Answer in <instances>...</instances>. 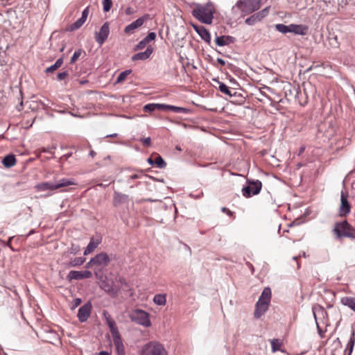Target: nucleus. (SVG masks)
Instances as JSON below:
<instances>
[{"label": "nucleus", "mask_w": 355, "mask_h": 355, "mask_svg": "<svg viewBox=\"0 0 355 355\" xmlns=\"http://www.w3.org/2000/svg\"><path fill=\"white\" fill-rule=\"evenodd\" d=\"M94 262L92 261V259L86 264V268H91L92 266H94Z\"/></svg>", "instance_id": "55"}, {"label": "nucleus", "mask_w": 355, "mask_h": 355, "mask_svg": "<svg viewBox=\"0 0 355 355\" xmlns=\"http://www.w3.org/2000/svg\"><path fill=\"white\" fill-rule=\"evenodd\" d=\"M166 111L171 110L175 113H187V110L182 107H177L174 105H166Z\"/></svg>", "instance_id": "34"}, {"label": "nucleus", "mask_w": 355, "mask_h": 355, "mask_svg": "<svg viewBox=\"0 0 355 355\" xmlns=\"http://www.w3.org/2000/svg\"><path fill=\"white\" fill-rule=\"evenodd\" d=\"M67 277L69 281L73 279H83L82 271L71 270Z\"/></svg>", "instance_id": "32"}, {"label": "nucleus", "mask_w": 355, "mask_h": 355, "mask_svg": "<svg viewBox=\"0 0 355 355\" xmlns=\"http://www.w3.org/2000/svg\"><path fill=\"white\" fill-rule=\"evenodd\" d=\"M235 42V38L230 35L216 36L215 42L217 46H224Z\"/></svg>", "instance_id": "19"}, {"label": "nucleus", "mask_w": 355, "mask_h": 355, "mask_svg": "<svg viewBox=\"0 0 355 355\" xmlns=\"http://www.w3.org/2000/svg\"><path fill=\"white\" fill-rule=\"evenodd\" d=\"M166 104L149 103L144 107V110L148 112H153L157 110L166 111Z\"/></svg>", "instance_id": "22"}, {"label": "nucleus", "mask_w": 355, "mask_h": 355, "mask_svg": "<svg viewBox=\"0 0 355 355\" xmlns=\"http://www.w3.org/2000/svg\"><path fill=\"white\" fill-rule=\"evenodd\" d=\"M271 347L273 352L280 349V343L277 339L271 340Z\"/></svg>", "instance_id": "43"}, {"label": "nucleus", "mask_w": 355, "mask_h": 355, "mask_svg": "<svg viewBox=\"0 0 355 355\" xmlns=\"http://www.w3.org/2000/svg\"><path fill=\"white\" fill-rule=\"evenodd\" d=\"M89 156L94 157L96 155V152L93 150H91L89 153Z\"/></svg>", "instance_id": "57"}, {"label": "nucleus", "mask_w": 355, "mask_h": 355, "mask_svg": "<svg viewBox=\"0 0 355 355\" xmlns=\"http://www.w3.org/2000/svg\"><path fill=\"white\" fill-rule=\"evenodd\" d=\"M139 178V175H137V174H134V175H130V178L131 180H135V179H137Z\"/></svg>", "instance_id": "58"}, {"label": "nucleus", "mask_w": 355, "mask_h": 355, "mask_svg": "<svg viewBox=\"0 0 355 355\" xmlns=\"http://www.w3.org/2000/svg\"><path fill=\"white\" fill-rule=\"evenodd\" d=\"M103 315L105 318L106 323L110 328L112 338L121 336L114 320L107 311L103 312Z\"/></svg>", "instance_id": "11"}, {"label": "nucleus", "mask_w": 355, "mask_h": 355, "mask_svg": "<svg viewBox=\"0 0 355 355\" xmlns=\"http://www.w3.org/2000/svg\"><path fill=\"white\" fill-rule=\"evenodd\" d=\"M118 282H119L121 284V286L123 289H125V290L128 289L129 286H128L127 282L125 281V278H123L122 277H119Z\"/></svg>", "instance_id": "45"}, {"label": "nucleus", "mask_w": 355, "mask_h": 355, "mask_svg": "<svg viewBox=\"0 0 355 355\" xmlns=\"http://www.w3.org/2000/svg\"><path fill=\"white\" fill-rule=\"evenodd\" d=\"M272 293L271 289L269 287H266L263 290L258 300H261L262 302H265L266 303L270 304L271 300Z\"/></svg>", "instance_id": "25"}, {"label": "nucleus", "mask_w": 355, "mask_h": 355, "mask_svg": "<svg viewBox=\"0 0 355 355\" xmlns=\"http://www.w3.org/2000/svg\"><path fill=\"white\" fill-rule=\"evenodd\" d=\"M154 164H155L159 168H164L166 166L165 161L160 155H157L155 158Z\"/></svg>", "instance_id": "40"}, {"label": "nucleus", "mask_w": 355, "mask_h": 355, "mask_svg": "<svg viewBox=\"0 0 355 355\" xmlns=\"http://www.w3.org/2000/svg\"><path fill=\"white\" fill-rule=\"evenodd\" d=\"M82 53H83V50L82 49L76 50L74 52L73 55H72V57L71 58L70 63L71 64L74 63L80 58V56L81 55Z\"/></svg>", "instance_id": "42"}, {"label": "nucleus", "mask_w": 355, "mask_h": 355, "mask_svg": "<svg viewBox=\"0 0 355 355\" xmlns=\"http://www.w3.org/2000/svg\"><path fill=\"white\" fill-rule=\"evenodd\" d=\"M325 126H326V124H324V125H320V129H319V130H320V131H322V130H323V129L325 128Z\"/></svg>", "instance_id": "64"}, {"label": "nucleus", "mask_w": 355, "mask_h": 355, "mask_svg": "<svg viewBox=\"0 0 355 355\" xmlns=\"http://www.w3.org/2000/svg\"><path fill=\"white\" fill-rule=\"evenodd\" d=\"M113 343L115 346L116 352L118 355H125V347L123 343L121 337L113 338Z\"/></svg>", "instance_id": "21"}, {"label": "nucleus", "mask_w": 355, "mask_h": 355, "mask_svg": "<svg viewBox=\"0 0 355 355\" xmlns=\"http://www.w3.org/2000/svg\"><path fill=\"white\" fill-rule=\"evenodd\" d=\"M355 344V333L353 331L350 335L349 340L347 343L345 350V355H351Z\"/></svg>", "instance_id": "24"}, {"label": "nucleus", "mask_w": 355, "mask_h": 355, "mask_svg": "<svg viewBox=\"0 0 355 355\" xmlns=\"http://www.w3.org/2000/svg\"><path fill=\"white\" fill-rule=\"evenodd\" d=\"M130 318L132 321L145 327H148L151 325L148 313L141 309L132 311L130 313Z\"/></svg>", "instance_id": "5"}, {"label": "nucleus", "mask_w": 355, "mask_h": 355, "mask_svg": "<svg viewBox=\"0 0 355 355\" xmlns=\"http://www.w3.org/2000/svg\"><path fill=\"white\" fill-rule=\"evenodd\" d=\"M194 30L199 35L200 38L208 44L211 42V35L208 30L203 26L193 25Z\"/></svg>", "instance_id": "17"}, {"label": "nucleus", "mask_w": 355, "mask_h": 355, "mask_svg": "<svg viewBox=\"0 0 355 355\" xmlns=\"http://www.w3.org/2000/svg\"><path fill=\"white\" fill-rule=\"evenodd\" d=\"M147 44L148 42L144 39H143L134 47V51H138L144 49Z\"/></svg>", "instance_id": "44"}, {"label": "nucleus", "mask_w": 355, "mask_h": 355, "mask_svg": "<svg viewBox=\"0 0 355 355\" xmlns=\"http://www.w3.org/2000/svg\"><path fill=\"white\" fill-rule=\"evenodd\" d=\"M144 355H168L163 345L157 342H150L143 349Z\"/></svg>", "instance_id": "6"}, {"label": "nucleus", "mask_w": 355, "mask_h": 355, "mask_svg": "<svg viewBox=\"0 0 355 355\" xmlns=\"http://www.w3.org/2000/svg\"><path fill=\"white\" fill-rule=\"evenodd\" d=\"M99 355H110L107 352L102 351L99 353Z\"/></svg>", "instance_id": "59"}, {"label": "nucleus", "mask_w": 355, "mask_h": 355, "mask_svg": "<svg viewBox=\"0 0 355 355\" xmlns=\"http://www.w3.org/2000/svg\"><path fill=\"white\" fill-rule=\"evenodd\" d=\"M92 261L94 262L95 266L105 267L109 264L110 259L105 252H101L93 257Z\"/></svg>", "instance_id": "14"}, {"label": "nucleus", "mask_w": 355, "mask_h": 355, "mask_svg": "<svg viewBox=\"0 0 355 355\" xmlns=\"http://www.w3.org/2000/svg\"><path fill=\"white\" fill-rule=\"evenodd\" d=\"M333 232L337 239H340L343 236L355 239V228L346 220L336 223L333 229Z\"/></svg>", "instance_id": "2"}, {"label": "nucleus", "mask_w": 355, "mask_h": 355, "mask_svg": "<svg viewBox=\"0 0 355 355\" xmlns=\"http://www.w3.org/2000/svg\"><path fill=\"white\" fill-rule=\"evenodd\" d=\"M153 302L157 305H165L166 302V294H157L153 297Z\"/></svg>", "instance_id": "31"}, {"label": "nucleus", "mask_w": 355, "mask_h": 355, "mask_svg": "<svg viewBox=\"0 0 355 355\" xmlns=\"http://www.w3.org/2000/svg\"><path fill=\"white\" fill-rule=\"evenodd\" d=\"M110 34V26L107 21L105 22L101 27L99 32L95 33V40L96 42L102 45L105 40L107 39Z\"/></svg>", "instance_id": "9"}, {"label": "nucleus", "mask_w": 355, "mask_h": 355, "mask_svg": "<svg viewBox=\"0 0 355 355\" xmlns=\"http://www.w3.org/2000/svg\"><path fill=\"white\" fill-rule=\"evenodd\" d=\"M341 303L355 311V297H344L341 298Z\"/></svg>", "instance_id": "27"}, {"label": "nucleus", "mask_w": 355, "mask_h": 355, "mask_svg": "<svg viewBox=\"0 0 355 355\" xmlns=\"http://www.w3.org/2000/svg\"><path fill=\"white\" fill-rule=\"evenodd\" d=\"M131 72H132V70H130V69H128V70L121 72L117 77L116 83H119L124 81L125 80V78H127V76L131 73Z\"/></svg>", "instance_id": "39"}, {"label": "nucleus", "mask_w": 355, "mask_h": 355, "mask_svg": "<svg viewBox=\"0 0 355 355\" xmlns=\"http://www.w3.org/2000/svg\"><path fill=\"white\" fill-rule=\"evenodd\" d=\"M82 275H83V279H89V278L92 277V273L89 270L82 271Z\"/></svg>", "instance_id": "50"}, {"label": "nucleus", "mask_w": 355, "mask_h": 355, "mask_svg": "<svg viewBox=\"0 0 355 355\" xmlns=\"http://www.w3.org/2000/svg\"><path fill=\"white\" fill-rule=\"evenodd\" d=\"M62 64H63V58H60L58 59L53 65L47 67L45 71L46 73H51V72L54 71L55 70H56L57 69H58L60 67H61V65Z\"/></svg>", "instance_id": "33"}, {"label": "nucleus", "mask_w": 355, "mask_h": 355, "mask_svg": "<svg viewBox=\"0 0 355 355\" xmlns=\"http://www.w3.org/2000/svg\"><path fill=\"white\" fill-rule=\"evenodd\" d=\"M37 190L44 191L46 190H55L56 189L55 187V183L52 182H42L40 184H38L36 186Z\"/></svg>", "instance_id": "30"}, {"label": "nucleus", "mask_w": 355, "mask_h": 355, "mask_svg": "<svg viewBox=\"0 0 355 355\" xmlns=\"http://www.w3.org/2000/svg\"><path fill=\"white\" fill-rule=\"evenodd\" d=\"M324 134V136L326 138H327L328 139H330L331 137H333L335 135L336 130L331 124L329 123L328 124V130H325Z\"/></svg>", "instance_id": "38"}, {"label": "nucleus", "mask_w": 355, "mask_h": 355, "mask_svg": "<svg viewBox=\"0 0 355 355\" xmlns=\"http://www.w3.org/2000/svg\"><path fill=\"white\" fill-rule=\"evenodd\" d=\"M141 141L145 147H149L151 145L150 137H146L144 139H141Z\"/></svg>", "instance_id": "48"}, {"label": "nucleus", "mask_w": 355, "mask_h": 355, "mask_svg": "<svg viewBox=\"0 0 355 355\" xmlns=\"http://www.w3.org/2000/svg\"><path fill=\"white\" fill-rule=\"evenodd\" d=\"M69 75L68 72L67 71H63V72H60V73H58V75H57V77H58V79L59 80H64L67 76Z\"/></svg>", "instance_id": "49"}, {"label": "nucleus", "mask_w": 355, "mask_h": 355, "mask_svg": "<svg viewBox=\"0 0 355 355\" xmlns=\"http://www.w3.org/2000/svg\"><path fill=\"white\" fill-rule=\"evenodd\" d=\"M127 198H128L127 195L115 191L114 193V200H113L114 205L115 206L118 205L119 204H121V203L123 202L124 201H125Z\"/></svg>", "instance_id": "29"}, {"label": "nucleus", "mask_w": 355, "mask_h": 355, "mask_svg": "<svg viewBox=\"0 0 355 355\" xmlns=\"http://www.w3.org/2000/svg\"><path fill=\"white\" fill-rule=\"evenodd\" d=\"M89 7L87 6L82 12L81 17L79 18L78 19H77L73 24H71L69 26L68 30L70 31H73L77 30L79 28H80L84 24V23L86 21L88 15H89Z\"/></svg>", "instance_id": "13"}, {"label": "nucleus", "mask_w": 355, "mask_h": 355, "mask_svg": "<svg viewBox=\"0 0 355 355\" xmlns=\"http://www.w3.org/2000/svg\"><path fill=\"white\" fill-rule=\"evenodd\" d=\"M17 160L14 155L10 154L4 157L2 164L6 168H11L16 164Z\"/></svg>", "instance_id": "23"}, {"label": "nucleus", "mask_w": 355, "mask_h": 355, "mask_svg": "<svg viewBox=\"0 0 355 355\" xmlns=\"http://www.w3.org/2000/svg\"><path fill=\"white\" fill-rule=\"evenodd\" d=\"M247 184L242 188V194L245 198L257 195L261 190L262 183L259 180H247Z\"/></svg>", "instance_id": "4"}, {"label": "nucleus", "mask_w": 355, "mask_h": 355, "mask_svg": "<svg viewBox=\"0 0 355 355\" xmlns=\"http://www.w3.org/2000/svg\"><path fill=\"white\" fill-rule=\"evenodd\" d=\"M221 211H222V212L227 214L228 216H232L233 215V212L231 211L230 209H228L226 207H223L221 209Z\"/></svg>", "instance_id": "53"}, {"label": "nucleus", "mask_w": 355, "mask_h": 355, "mask_svg": "<svg viewBox=\"0 0 355 355\" xmlns=\"http://www.w3.org/2000/svg\"><path fill=\"white\" fill-rule=\"evenodd\" d=\"M149 19L150 15L148 14L144 15L131 24L126 26L124 28V33L126 34L133 33L136 29L141 27L144 23Z\"/></svg>", "instance_id": "8"}, {"label": "nucleus", "mask_w": 355, "mask_h": 355, "mask_svg": "<svg viewBox=\"0 0 355 355\" xmlns=\"http://www.w3.org/2000/svg\"><path fill=\"white\" fill-rule=\"evenodd\" d=\"M75 182L71 179H66L62 178L57 183H55V187L56 189H60L61 187H67L70 185H75Z\"/></svg>", "instance_id": "28"}, {"label": "nucleus", "mask_w": 355, "mask_h": 355, "mask_svg": "<svg viewBox=\"0 0 355 355\" xmlns=\"http://www.w3.org/2000/svg\"><path fill=\"white\" fill-rule=\"evenodd\" d=\"M92 304L90 302L85 303L78 309L77 317L80 322H85L91 313Z\"/></svg>", "instance_id": "12"}, {"label": "nucleus", "mask_w": 355, "mask_h": 355, "mask_svg": "<svg viewBox=\"0 0 355 355\" xmlns=\"http://www.w3.org/2000/svg\"><path fill=\"white\" fill-rule=\"evenodd\" d=\"M81 302L82 300L80 298H76L73 300L71 304V309H74L78 307L81 304Z\"/></svg>", "instance_id": "47"}, {"label": "nucleus", "mask_w": 355, "mask_h": 355, "mask_svg": "<svg viewBox=\"0 0 355 355\" xmlns=\"http://www.w3.org/2000/svg\"><path fill=\"white\" fill-rule=\"evenodd\" d=\"M12 238H13V236H11V237L9 238V239H8L7 243H6L7 246H10V242H11Z\"/></svg>", "instance_id": "61"}, {"label": "nucleus", "mask_w": 355, "mask_h": 355, "mask_svg": "<svg viewBox=\"0 0 355 355\" xmlns=\"http://www.w3.org/2000/svg\"><path fill=\"white\" fill-rule=\"evenodd\" d=\"M348 193L342 191L340 193V205L339 207V216H346L351 211V205L348 201Z\"/></svg>", "instance_id": "7"}, {"label": "nucleus", "mask_w": 355, "mask_h": 355, "mask_svg": "<svg viewBox=\"0 0 355 355\" xmlns=\"http://www.w3.org/2000/svg\"><path fill=\"white\" fill-rule=\"evenodd\" d=\"M217 62L218 64H220L221 66L225 65V61L222 58H217Z\"/></svg>", "instance_id": "54"}, {"label": "nucleus", "mask_w": 355, "mask_h": 355, "mask_svg": "<svg viewBox=\"0 0 355 355\" xmlns=\"http://www.w3.org/2000/svg\"><path fill=\"white\" fill-rule=\"evenodd\" d=\"M85 261V259L83 257H76L73 259L71 260L68 263V266L70 267H75L81 266Z\"/></svg>", "instance_id": "36"}, {"label": "nucleus", "mask_w": 355, "mask_h": 355, "mask_svg": "<svg viewBox=\"0 0 355 355\" xmlns=\"http://www.w3.org/2000/svg\"><path fill=\"white\" fill-rule=\"evenodd\" d=\"M101 288L112 297L116 296L119 291V288L114 286L113 282L108 279L101 282Z\"/></svg>", "instance_id": "16"}, {"label": "nucleus", "mask_w": 355, "mask_h": 355, "mask_svg": "<svg viewBox=\"0 0 355 355\" xmlns=\"http://www.w3.org/2000/svg\"><path fill=\"white\" fill-rule=\"evenodd\" d=\"M99 243V241H95L93 238L91 239L89 243L84 251V255H87L92 253L98 247Z\"/></svg>", "instance_id": "26"}, {"label": "nucleus", "mask_w": 355, "mask_h": 355, "mask_svg": "<svg viewBox=\"0 0 355 355\" xmlns=\"http://www.w3.org/2000/svg\"><path fill=\"white\" fill-rule=\"evenodd\" d=\"M275 28L277 31H279L283 34L291 33V24L288 26H286L283 24H277L275 25Z\"/></svg>", "instance_id": "35"}, {"label": "nucleus", "mask_w": 355, "mask_h": 355, "mask_svg": "<svg viewBox=\"0 0 355 355\" xmlns=\"http://www.w3.org/2000/svg\"><path fill=\"white\" fill-rule=\"evenodd\" d=\"M148 162L150 164H154V159H153L152 158H148Z\"/></svg>", "instance_id": "62"}, {"label": "nucleus", "mask_w": 355, "mask_h": 355, "mask_svg": "<svg viewBox=\"0 0 355 355\" xmlns=\"http://www.w3.org/2000/svg\"><path fill=\"white\" fill-rule=\"evenodd\" d=\"M193 16L200 21L210 24L214 17V8L211 3L205 6H197L192 11Z\"/></svg>", "instance_id": "1"}, {"label": "nucleus", "mask_w": 355, "mask_h": 355, "mask_svg": "<svg viewBox=\"0 0 355 355\" xmlns=\"http://www.w3.org/2000/svg\"><path fill=\"white\" fill-rule=\"evenodd\" d=\"M313 315H314V318L316 320V323H317V329H318V334L320 335V337H323V334L324 332L322 331V329L320 328V327L319 326L318 322H317V316H316V314L315 313V311H313Z\"/></svg>", "instance_id": "52"}, {"label": "nucleus", "mask_w": 355, "mask_h": 355, "mask_svg": "<svg viewBox=\"0 0 355 355\" xmlns=\"http://www.w3.org/2000/svg\"><path fill=\"white\" fill-rule=\"evenodd\" d=\"M156 38V34L154 32H150L148 35L144 38L148 43L152 40H155Z\"/></svg>", "instance_id": "46"}, {"label": "nucleus", "mask_w": 355, "mask_h": 355, "mask_svg": "<svg viewBox=\"0 0 355 355\" xmlns=\"http://www.w3.org/2000/svg\"><path fill=\"white\" fill-rule=\"evenodd\" d=\"M304 150H305V147L304 146L300 147V150H299V155L302 153L304 151Z\"/></svg>", "instance_id": "60"}, {"label": "nucleus", "mask_w": 355, "mask_h": 355, "mask_svg": "<svg viewBox=\"0 0 355 355\" xmlns=\"http://www.w3.org/2000/svg\"><path fill=\"white\" fill-rule=\"evenodd\" d=\"M269 12V7H267L262 10L256 12L250 17L247 18L245 21V24L252 26L255 24L257 22L261 21L265 17H266Z\"/></svg>", "instance_id": "10"}, {"label": "nucleus", "mask_w": 355, "mask_h": 355, "mask_svg": "<svg viewBox=\"0 0 355 355\" xmlns=\"http://www.w3.org/2000/svg\"><path fill=\"white\" fill-rule=\"evenodd\" d=\"M308 32V27L302 24H291V33L296 35H305Z\"/></svg>", "instance_id": "20"}, {"label": "nucleus", "mask_w": 355, "mask_h": 355, "mask_svg": "<svg viewBox=\"0 0 355 355\" xmlns=\"http://www.w3.org/2000/svg\"><path fill=\"white\" fill-rule=\"evenodd\" d=\"M270 304L258 300L255 304L254 316L259 319L268 311Z\"/></svg>", "instance_id": "15"}, {"label": "nucleus", "mask_w": 355, "mask_h": 355, "mask_svg": "<svg viewBox=\"0 0 355 355\" xmlns=\"http://www.w3.org/2000/svg\"><path fill=\"white\" fill-rule=\"evenodd\" d=\"M135 12H136L135 10L132 7H128L125 10V14L126 15H132L135 14Z\"/></svg>", "instance_id": "51"}, {"label": "nucleus", "mask_w": 355, "mask_h": 355, "mask_svg": "<svg viewBox=\"0 0 355 355\" xmlns=\"http://www.w3.org/2000/svg\"><path fill=\"white\" fill-rule=\"evenodd\" d=\"M103 9L105 12H107L110 10L111 7L112 6V0H103Z\"/></svg>", "instance_id": "41"}, {"label": "nucleus", "mask_w": 355, "mask_h": 355, "mask_svg": "<svg viewBox=\"0 0 355 355\" xmlns=\"http://www.w3.org/2000/svg\"><path fill=\"white\" fill-rule=\"evenodd\" d=\"M218 83H219L218 89L220 91V92H222L229 96H233L231 90L229 89V87L225 83H220V82H219Z\"/></svg>", "instance_id": "37"}, {"label": "nucleus", "mask_w": 355, "mask_h": 355, "mask_svg": "<svg viewBox=\"0 0 355 355\" xmlns=\"http://www.w3.org/2000/svg\"><path fill=\"white\" fill-rule=\"evenodd\" d=\"M261 0H239L233 6L232 11L238 8L243 14H250L259 9Z\"/></svg>", "instance_id": "3"}, {"label": "nucleus", "mask_w": 355, "mask_h": 355, "mask_svg": "<svg viewBox=\"0 0 355 355\" xmlns=\"http://www.w3.org/2000/svg\"><path fill=\"white\" fill-rule=\"evenodd\" d=\"M153 52V48L151 46H148L145 51L134 54L131 60L132 61L146 60L150 58Z\"/></svg>", "instance_id": "18"}, {"label": "nucleus", "mask_w": 355, "mask_h": 355, "mask_svg": "<svg viewBox=\"0 0 355 355\" xmlns=\"http://www.w3.org/2000/svg\"><path fill=\"white\" fill-rule=\"evenodd\" d=\"M319 312L321 313L322 316H324L327 314V311L323 309H320Z\"/></svg>", "instance_id": "56"}, {"label": "nucleus", "mask_w": 355, "mask_h": 355, "mask_svg": "<svg viewBox=\"0 0 355 355\" xmlns=\"http://www.w3.org/2000/svg\"><path fill=\"white\" fill-rule=\"evenodd\" d=\"M117 136V134L116 133H114V134H111V135H107L106 136V137H116Z\"/></svg>", "instance_id": "63"}]
</instances>
